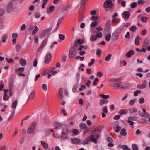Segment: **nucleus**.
<instances>
[{
    "label": "nucleus",
    "instance_id": "11",
    "mask_svg": "<svg viewBox=\"0 0 150 150\" xmlns=\"http://www.w3.org/2000/svg\"><path fill=\"white\" fill-rule=\"evenodd\" d=\"M51 58V55L50 53H48L45 57V60L44 62L46 64H48L50 62Z\"/></svg>",
    "mask_w": 150,
    "mask_h": 150
},
{
    "label": "nucleus",
    "instance_id": "33",
    "mask_svg": "<svg viewBox=\"0 0 150 150\" xmlns=\"http://www.w3.org/2000/svg\"><path fill=\"white\" fill-rule=\"evenodd\" d=\"M96 36V35H93L91 36L90 38V40L91 42L97 40Z\"/></svg>",
    "mask_w": 150,
    "mask_h": 150
},
{
    "label": "nucleus",
    "instance_id": "40",
    "mask_svg": "<svg viewBox=\"0 0 150 150\" xmlns=\"http://www.w3.org/2000/svg\"><path fill=\"white\" fill-rule=\"evenodd\" d=\"M102 36L103 34L101 32H97V34L96 35V36L97 38H101L102 37Z\"/></svg>",
    "mask_w": 150,
    "mask_h": 150
},
{
    "label": "nucleus",
    "instance_id": "13",
    "mask_svg": "<svg viewBox=\"0 0 150 150\" xmlns=\"http://www.w3.org/2000/svg\"><path fill=\"white\" fill-rule=\"evenodd\" d=\"M134 54V52L132 50H130L127 52L125 54L126 57H130L132 55H133Z\"/></svg>",
    "mask_w": 150,
    "mask_h": 150
},
{
    "label": "nucleus",
    "instance_id": "63",
    "mask_svg": "<svg viewBox=\"0 0 150 150\" xmlns=\"http://www.w3.org/2000/svg\"><path fill=\"white\" fill-rule=\"evenodd\" d=\"M21 48V47L19 44H17L16 46V50L18 52Z\"/></svg>",
    "mask_w": 150,
    "mask_h": 150
},
{
    "label": "nucleus",
    "instance_id": "8",
    "mask_svg": "<svg viewBox=\"0 0 150 150\" xmlns=\"http://www.w3.org/2000/svg\"><path fill=\"white\" fill-rule=\"evenodd\" d=\"M122 18L125 20H128L130 16V13L128 11H124L122 15Z\"/></svg>",
    "mask_w": 150,
    "mask_h": 150
},
{
    "label": "nucleus",
    "instance_id": "24",
    "mask_svg": "<svg viewBox=\"0 0 150 150\" xmlns=\"http://www.w3.org/2000/svg\"><path fill=\"white\" fill-rule=\"evenodd\" d=\"M123 29V27L121 26L117 28L114 31L120 35Z\"/></svg>",
    "mask_w": 150,
    "mask_h": 150
},
{
    "label": "nucleus",
    "instance_id": "20",
    "mask_svg": "<svg viewBox=\"0 0 150 150\" xmlns=\"http://www.w3.org/2000/svg\"><path fill=\"white\" fill-rule=\"evenodd\" d=\"M142 110L144 113L142 116L143 117H145L146 118L149 117V114L146 112V109H142Z\"/></svg>",
    "mask_w": 150,
    "mask_h": 150
},
{
    "label": "nucleus",
    "instance_id": "12",
    "mask_svg": "<svg viewBox=\"0 0 150 150\" xmlns=\"http://www.w3.org/2000/svg\"><path fill=\"white\" fill-rule=\"evenodd\" d=\"M147 85V81L146 80L144 81L142 85H139L137 86V88H138L142 89L146 88Z\"/></svg>",
    "mask_w": 150,
    "mask_h": 150
},
{
    "label": "nucleus",
    "instance_id": "29",
    "mask_svg": "<svg viewBox=\"0 0 150 150\" xmlns=\"http://www.w3.org/2000/svg\"><path fill=\"white\" fill-rule=\"evenodd\" d=\"M129 111L130 113L132 114L137 112V110L136 108H133L129 109Z\"/></svg>",
    "mask_w": 150,
    "mask_h": 150
},
{
    "label": "nucleus",
    "instance_id": "37",
    "mask_svg": "<svg viewBox=\"0 0 150 150\" xmlns=\"http://www.w3.org/2000/svg\"><path fill=\"white\" fill-rule=\"evenodd\" d=\"M111 38V35L110 33L106 35L105 39L106 41H109L110 40Z\"/></svg>",
    "mask_w": 150,
    "mask_h": 150
},
{
    "label": "nucleus",
    "instance_id": "45",
    "mask_svg": "<svg viewBox=\"0 0 150 150\" xmlns=\"http://www.w3.org/2000/svg\"><path fill=\"white\" fill-rule=\"evenodd\" d=\"M129 30L132 32H135L137 29V27L134 25L132 26L129 28Z\"/></svg>",
    "mask_w": 150,
    "mask_h": 150
},
{
    "label": "nucleus",
    "instance_id": "19",
    "mask_svg": "<svg viewBox=\"0 0 150 150\" xmlns=\"http://www.w3.org/2000/svg\"><path fill=\"white\" fill-rule=\"evenodd\" d=\"M20 64L22 66H24L25 65L26 63V60L23 58H21L19 60Z\"/></svg>",
    "mask_w": 150,
    "mask_h": 150
},
{
    "label": "nucleus",
    "instance_id": "7",
    "mask_svg": "<svg viewBox=\"0 0 150 150\" xmlns=\"http://www.w3.org/2000/svg\"><path fill=\"white\" fill-rule=\"evenodd\" d=\"M119 35V34L114 31L112 35V42H115L117 41L118 40Z\"/></svg>",
    "mask_w": 150,
    "mask_h": 150
},
{
    "label": "nucleus",
    "instance_id": "36",
    "mask_svg": "<svg viewBox=\"0 0 150 150\" xmlns=\"http://www.w3.org/2000/svg\"><path fill=\"white\" fill-rule=\"evenodd\" d=\"M99 22L97 21H94L92 22L90 25V26L91 27H94L97 25L99 23Z\"/></svg>",
    "mask_w": 150,
    "mask_h": 150
},
{
    "label": "nucleus",
    "instance_id": "34",
    "mask_svg": "<svg viewBox=\"0 0 150 150\" xmlns=\"http://www.w3.org/2000/svg\"><path fill=\"white\" fill-rule=\"evenodd\" d=\"M8 37V35L6 34H4L2 37V41L3 42L5 43L6 42V39Z\"/></svg>",
    "mask_w": 150,
    "mask_h": 150
},
{
    "label": "nucleus",
    "instance_id": "50",
    "mask_svg": "<svg viewBox=\"0 0 150 150\" xmlns=\"http://www.w3.org/2000/svg\"><path fill=\"white\" fill-rule=\"evenodd\" d=\"M136 100L135 99H133L130 100L129 102V104L130 105H133L135 103Z\"/></svg>",
    "mask_w": 150,
    "mask_h": 150
},
{
    "label": "nucleus",
    "instance_id": "17",
    "mask_svg": "<svg viewBox=\"0 0 150 150\" xmlns=\"http://www.w3.org/2000/svg\"><path fill=\"white\" fill-rule=\"evenodd\" d=\"M54 9L55 7L53 5L51 6L47 10V13L48 14H50L54 11Z\"/></svg>",
    "mask_w": 150,
    "mask_h": 150
},
{
    "label": "nucleus",
    "instance_id": "31",
    "mask_svg": "<svg viewBox=\"0 0 150 150\" xmlns=\"http://www.w3.org/2000/svg\"><path fill=\"white\" fill-rule=\"evenodd\" d=\"M79 127L81 129H85L86 128L87 126L85 123H81L80 124Z\"/></svg>",
    "mask_w": 150,
    "mask_h": 150
},
{
    "label": "nucleus",
    "instance_id": "49",
    "mask_svg": "<svg viewBox=\"0 0 150 150\" xmlns=\"http://www.w3.org/2000/svg\"><path fill=\"white\" fill-rule=\"evenodd\" d=\"M35 96V94L33 91H32L30 94L29 95V98H30L33 99L34 98Z\"/></svg>",
    "mask_w": 150,
    "mask_h": 150
},
{
    "label": "nucleus",
    "instance_id": "2",
    "mask_svg": "<svg viewBox=\"0 0 150 150\" xmlns=\"http://www.w3.org/2000/svg\"><path fill=\"white\" fill-rule=\"evenodd\" d=\"M68 133V130L67 128L63 129L61 135L62 139L64 140L67 139V136Z\"/></svg>",
    "mask_w": 150,
    "mask_h": 150
},
{
    "label": "nucleus",
    "instance_id": "54",
    "mask_svg": "<svg viewBox=\"0 0 150 150\" xmlns=\"http://www.w3.org/2000/svg\"><path fill=\"white\" fill-rule=\"evenodd\" d=\"M59 36L60 39L62 40H64L65 38L64 35L63 34H60Z\"/></svg>",
    "mask_w": 150,
    "mask_h": 150
},
{
    "label": "nucleus",
    "instance_id": "14",
    "mask_svg": "<svg viewBox=\"0 0 150 150\" xmlns=\"http://www.w3.org/2000/svg\"><path fill=\"white\" fill-rule=\"evenodd\" d=\"M71 142L73 144H78L80 142V140L76 138H71Z\"/></svg>",
    "mask_w": 150,
    "mask_h": 150
},
{
    "label": "nucleus",
    "instance_id": "22",
    "mask_svg": "<svg viewBox=\"0 0 150 150\" xmlns=\"http://www.w3.org/2000/svg\"><path fill=\"white\" fill-rule=\"evenodd\" d=\"M89 138H90V141L95 143H97V140L94 137V136L93 135H91L89 136Z\"/></svg>",
    "mask_w": 150,
    "mask_h": 150
},
{
    "label": "nucleus",
    "instance_id": "18",
    "mask_svg": "<svg viewBox=\"0 0 150 150\" xmlns=\"http://www.w3.org/2000/svg\"><path fill=\"white\" fill-rule=\"evenodd\" d=\"M63 88H61L59 89V91L58 96L61 99H62L63 96Z\"/></svg>",
    "mask_w": 150,
    "mask_h": 150
},
{
    "label": "nucleus",
    "instance_id": "59",
    "mask_svg": "<svg viewBox=\"0 0 150 150\" xmlns=\"http://www.w3.org/2000/svg\"><path fill=\"white\" fill-rule=\"evenodd\" d=\"M0 83L1 84H0V91L2 90L3 89L4 87V84L3 83V81H1Z\"/></svg>",
    "mask_w": 150,
    "mask_h": 150
},
{
    "label": "nucleus",
    "instance_id": "43",
    "mask_svg": "<svg viewBox=\"0 0 150 150\" xmlns=\"http://www.w3.org/2000/svg\"><path fill=\"white\" fill-rule=\"evenodd\" d=\"M90 141L89 136L86 138L84 140L83 144H85L88 143Z\"/></svg>",
    "mask_w": 150,
    "mask_h": 150
},
{
    "label": "nucleus",
    "instance_id": "44",
    "mask_svg": "<svg viewBox=\"0 0 150 150\" xmlns=\"http://www.w3.org/2000/svg\"><path fill=\"white\" fill-rule=\"evenodd\" d=\"M15 110H14L12 112L11 115L9 117L8 120L9 121H10L14 117V115H15Z\"/></svg>",
    "mask_w": 150,
    "mask_h": 150
},
{
    "label": "nucleus",
    "instance_id": "9",
    "mask_svg": "<svg viewBox=\"0 0 150 150\" xmlns=\"http://www.w3.org/2000/svg\"><path fill=\"white\" fill-rule=\"evenodd\" d=\"M112 2L111 0H106L104 2L103 6L105 8L110 7L112 6Z\"/></svg>",
    "mask_w": 150,
    "mask_h": 150
},
{
    "label": "nucleus",
    "instance_id": "16",
    "mask_svg": "<svg viewBox=\"0 0 150 150\" xmlns=\"http://www.w3.org/2000/svg\"><path fill=\"white\" fill-rule=\"evenodd\" d=\"M41 144L43 148L45 149H47L48 148V145L45 141H41Z\"/></svg>",
    "mask_w": 150,
    "mask_h": 150
},
{
    "label": "nucleus",
    "instance_id": "55",
    "mask_svg": "<svg viewBox=\"0 0 150 150\" xmlns=\"http://www.w3.org/2000/svg\"><path fill=\"white\" fill-rule=\"evenodd\" d=\"M144 102V99L143 98L141 97L139 100V102L140 104H142Z\"/></svg>",
    "mask_w": 150,
    "mask_h": 150
},
{
    "label": "nucleus",
    "instance_id": "42",
    "mask_svg": "<svg viewBox=\"0 0 150 150\" xmlns=\"http://www.w3.org/2000/svg\"><path fill=\"white\" fill-rule=\"evenodd\" d=\"M132 147L133 150H138V148L137 145L133 144L132 145Z\"/></svg>",
    "mask_w": 150,
    "mask_h": 150
},
{
    "label": "nucleus",
    "instance_id": "28",
    "mask_svg": "<svg viewBox=\"0 0 150 150\" xmlns=\"http://www.w3.org/2000/svg\"><path fill=\"white\" fill-rule=\"evenodd\" d=\"M43 121L44 124H47L50 122L49 119L48 117L47 116H45L43 119Z\"/></svg>",
    "mask_w": 150,
    "mask_h": 150
},
{
    "label": "nucleus",
    "instance_id": "23",
    "mask_svg": "<svg viewBox=\"0 0 150 150\" xmlns=\"http://www.w3.org/2000/svg\"><path fill=\"white\" fill-rule=\"evenodd\" d=\"M128 112V110L126 109H122L120 110L118 113L120 115L126 114Z\"/></svg>",
    "mask_w": 150,
    "mask_h": 150
},
{
    "label": "nucleus",
    "instance_id": "39",
    "mask_svg": "<svg viewBox=\"0 0 150 150\" xmlns=\"http://www.w3.org/2000/svg\"><path fill=\"white\" fill-rule=\"evenodd\" d=\"M137 5V3L136 2H133L130 4V7L133 8H135Z\"/></svg>",
    "mask_w": 150,
    "mask_h": 150
},
{
    "label": "nucleus",
    "instance_id": "52",
    "mask_svg": "<svg viewBox=\"0 0 150 150\" xmlns=\"http://www.w3.org/2000/svg\"><path fill=\"white\" fill-rule=\"evenodd\" d=\"M87 47L88 46L86 45H81V46L80 47L78 48V50L80 51H81L83 48L86 49Z\"/></svg>",
    "mask_w": 150,
    "mask_h": 150
},
{
    "label": "nucleus",
    "instance_id": "27",
    "mask_svg": "<svg viewBox=\"0 0 150 150\" xmlns=\"http://www.w3.org/2000/svg\"><path fill=\"white\" fill-rule=\"evenodd\" d=\"M126 130L125 129H122L120 132V134L124 136H125L127 135V133L126 132Z\"/></svg>",
    "mask_w": 150,
    "mask_h": 150
},
{
    "label": "nucleus",
    "instance_id": "47",
    "mask_svg": "<svg viewBox=\"0 0 150 150\" xmlns=\"http://www.w3.org/2000/svg\"><path fill=\"white\" fill-rule=\"evenodd\" d=\"M5 10L4 9L0 8V17L3 16L5 13Z\"/></svg>",
    "mask_w": 150,
    "mask_h": 150
},
{
    "label": "nucleus",
    "instance_id": "51",
    "mask_svg": "<svg viewBox=\"0 0 150 150\" xmlns=\"http://www.w3.org/2000/svg\"><path fill=\"white\" fill-rule=\"evenodd\" d=\"M141 93V91L140 90H138L135 91L134 93V96H137L139 94Z\"/></svg>",
    "mask_w": 150,
    "mask_h": 150
},
{
    "label": "nucleus",
    "instance_id": "46",
    "mask_svg": "<svg viewBox=\"0 0 150 150\" xmlns=\"http://www.w3.org/2000/svg\"><path fill=\"white\" fill-rule=\"evenodd\" d=\"M111 56V54H108L105 58V60L106 61H109L110 59Z\"/></svg>",
    "mask_w": 150,
    "mask_h": 150
},
{
    "label": "nucleus",
    "instance_id": "26",
    "mask_svg": "<svg viewBox=\"0 0 150 150\" xmlns=\"http://www.w3.org/2000/svg\"><path fill=\"white\" fill-rule=\"evenodd\" d=\"M34 27V29L32 32V34L33 35H35L39 30V28L37 26L35 25Z\"/></svg>",
    "mask_w": 150,
    "mask_h": 150
},
{
    "label": "nucleus",
    "instance_id": "58",
    "mask_svg": "<svg viewBox=\"0 0 150 150\" xmlns=\"http://www.w3.org/2000/svg\"><path fill=\"white\" fill-rule=\"evenodd\" d=\"M128 119L129 120H130L131 121H135L137 120V117H129L128 118Z\"/></svg>",
    "mask_w": 150,
    "mask_h": 150
},
{
    "label": "nucleus",
    "instance_id": "6",
    "mask_svg": "<svg viewBox=\"0 0 150 150\" xmlns=\"http://www.w3.org/2000/svg\"><path fill=\"white\" fill-rule=\"evenodd\" d=\"M13 2L11 1L9 2L6 6V9L8 12L9 13L11 12L13 7Z\"/></svg>",
    "mask_w": 150,
    "mask_h": 150
},
{
    "label": "nucleus",
    "instance_id": "41",
    "mask_svg": "<svg viewBox=\"0 0 150 150\" xmlns=\"http://www.w3.org/2000/svg\"><path fill=\"white\" fill-rule=\"evenodd\" d=\"M53 130L51 129H49L46 130L45 132V134L46 135L48 136L50 134L51 132H53Z\"/></svg>",
    "mask_w": 150,
    "mask_h": 150
},
{
    "label": "nucleus",
    "instance_id": "4",
    "mask_svg": "<svg viewBox=\"0 0 150 150\" xmlns=\"http://www.w3.org/2000/svg\"><path fill=\"white\" fill-rule=\"evenodd\" d=\"M52 28H48L42 31L40 36V38L41 39L43 38L46 35H47L50 33L52 29Z\"/></svg>",
    "mask_w": 150,
    "mask_h": 150
},
{
    "label": "nucleus",
    "instance_id": "35",
    "mask_svg": "<svg viewBox=\"0 0 150 150\" xmlns=\"http://www.w3.org/2000/svg\"><path fill=\"white\" fill-rule=\"evenodd\" d=\"M108 102L107 100H104V99H102L100 101V105H101L104 104H106Z\"/></svg>",
    "mask_w": 150,
    "mask_h": 150
},
{
    "label": "nucleus",
    "instance_id": "56",
    "mask_svg": "<svg viewBox=\"0 0 150 150\" xmlns=\"http://www.w3.org/2000/svg\"><path fill=\"white\" fill-rule=\"evenodd\" d=\"M148 19V18L145 17H143L141 19V21L143 23L146 22L147 20Z\"/></svg>",
    "mask_w": 150,
    "mask_h": 150
},
{
    "label": "nucleus",
    "instance_id": "64",
    "mask_svg": "<svg viewBox=\"0 0 150 150\" xmlns=\"http://www.w3.org/2000/svg\"><path fill=\"white\" fill-rule=\"evenodd\" d=\"M42 90L46 91L47 90V86L46 84H43L42 85Z\"/></svg>",
    "mask_w": 150,
    "mask_h": 150
},
{
    "label": "nucleus",
    "instance_id": "32",
    "mask_svg": "<svg viewBox=\"0 0 150 150\" xmlns=\"http://www.w3.org/2000/svg\"><path fill=\"white\" fill-rule=\"evenodd\" d=\"M135 43L136 45H138L139 44V36H137L135 40Z\"/></svg>",
    "mask_w": 150,
    "mask_h": 150
},
{
    "label": "nucleus",
    "instance_id": "61",
    "mask_svg": "<svg viewBox=\"0 0 150 150\" xmlns=\"http://www.w3.org/2000/svg\"><path fill=\"white\" fill-rule=\"evenodd\" d=\"M87 0H81L80 1L81 5V6H85L86 4V2Z\"/></svg>",
    "mask_w": 150,
    "mask_h": 150
},
{
    "label": "nucleus",
    "instance_id": "21",
    "mask_svg": "<svg viewBox=\"0 0 150 150\" xmlns=\"http://www.w3.org/2000/svg\"><path fill=\"white\" fill-rule=\"evenodd\" d=\"M9 85V95L10 96H11L12 94V81H10Z\"/></svg>",
    "mask_w": 150,
    "mask_h": 150
},
{
    "label": "nucleus",
    "instance_id": "57",
    "mask_svg": "<svg viewBox=\"0 0 150 150\" xmlns=\"http://www.w3.org/2000/svg\"><path fill=\"white\" fill-rule=\"evenodd\" d=\"M128 96V94L127 93H125L124 96L122 98V100L124 101L127 98Z\"/></svg>",
    "mask_w": 150,
    "mask_h": 150
},
{
    "label": "nucleus",
    "instance_id": "3",
    "mask_svg": "<svg viewBox=\"0 0 150 150\" xmlns=\"http://www.w3.org/2000/svg\"><path fill=\"white\" fill-rule=\"evenodd\" d=\"M77 50L74 47H72L69 50V57L70 58L74 57L76 54Z\"/></svg>",
    "mask_w": 150,
    "mask_h": 150
},
{
    "label": "nucleus",
    "instance_id": "30",
    "mask_svg": "<svg viewBox=\"0 0 150 150\" xmlns=\"http://www.w3.org/2000/svg\"><path fill=\"white\" fill-rule=\"evenodd\" d=\"M18 101L16 100L13 102L12 104L11 107L13 109H15L17 106V104Z\"/></svg>",
    "mask_w": 150,
    "mask_h": 150
},
{
    "label": "nucleus",
    "instance_id": "62",
    "mask_svg": "<svg viewBox=\"0 0 150 150\" xmlns=\"http://www.w3.org/2000/svg\"><path fill=\"white\" fill-rule=\"evenodd\" d=\"M9 98V96L7 95V94L6 93L4 94V96L3 97V100L5 101L7 100Z\"/></svg>",
    "mask_w": 150,
    "mask_h": 150
},
{
    "label": "nucleus",
    "instance_id": "48",
    "mask_svg": "<svg viewBox=\"0 0 150 150\" xmlns=\"http://www.w3.org/2000/svg\"><path fill=\"white\" fill-rule=\"evenodd\" d=\"M102 111L103 112L107 113L108 112V110L106 106L103 107L102 108Z\"/></svg>",
    "mask_w": 150,
    "mask_h": 150
},
{
    "label": "nucleus",
    "instance_id": "5",
    "mask_svg": "<svg viewBox=\"0 0 150 150\" xmlns=\"http://www.w3.org/2000/svg\"><path fill=\"white\" fill-rule=\"evenodd\" d=\"M111 86L114 87H116V89H125L127 88L126 87L121 85L120 83H113L112 84V85H111Z\"/></svg>",
    "mask_w": 150,
    "mask_h": 150
},
{
    "label": "nucleus",
    "instance_id": "53",
    "mask_svg": "<svg viewBox=\"0 0 150 150\" xmlns=\"http://www.w3.org/2000/svg\"><path fill=\"white\" fill-rule=\"evenodd\" d=\"M72 132L75 135H77L79 134L78 130L77 129H74L72 130Z\"/></svg>",
    "mask_w": 150,
    "mask_h": 150
},
{
    "label": "nucleus",
    "instance_id": "15",
    "mask_svg": "<svg viewBox=\"0 0 150 150\" xmlns=\"http://www.w3.org/2000/svg\"><path fill=\"white\" fill-rule=\"evenodd\" d=\"M47 40L45 39L43 41L42 44L40 45V47L38 51H39L40 50H41L45 46V45L47 43Z\"/></svg>",
    "mask_w": 150,
    "mask_h": 150
},
{
    "label": "nucleus",
    "instance_id": "25",
    "mask_svg": "<svg viewBox=\"0 0 150 150\" xmlns=\"http://www.w3.org/2000/svg\"><path fill=\"white\" fill-rule=\"evenodd\" d=\"M63 124L59 122H55L53 124V127L55 129H57L58 127L62 126Z\"/></svg>",
    "mask_w": 150,
    "mask_h": 150
},
{
    "label": "nucleus",
    "instance_id": "60",
    "mask_svg": "<svg viewBox=\"0 0 150 150\" xmlns=\"http://www.w3.org/2000/svg\"><path fill=\"white\" fill-rule=\"evenodd\" d=\"M38 61L37 59H35L33 62V65L34 67H36L37 66Z\"/></svg>",
    "mask_w": 150,
    "mask_h": 150
},
{
    "label": "nucleus",
    "instance_id": "10",
    "mask_svg": "<svg viewBox=\"0 0 150 150\" xmlns=\"http://www.w3.org/2000/svg\"><path fill=\"white\" fill-rule=\"evenodd\" d=\"M85 6H81H81L79 10V18H82V13L84 12L85 10Z\"/></svg>",
    "mask_w": 150,
    "mask_h": 150
},
{
    "label": "nucleus",
    "instance_id": "38",
    "mask_svg": "<svg viewBox=\"0 0 150 150\" xmlns=\"http://www.w3.org/2000/svg\"><path fill=\"white\" fill-rule=\"evenodd\" d=\"M78 83L75 84L73 86L72 88V91L73 93H75L76 92V90L78 88Z\"/></svg>",
    "mask_w": 150,
    "mask_h": 150
},
{
    "label": "nucleus",
    "instance_id": "1",
    "mask_svg": "<svg viewBox=\"0 0 150 150\" xmlns=\"http://www.w3.org/2000/svg\"><path fill=\"white\" fill-rule=\"evenodd\" d=\"M36 124L35 122H33L28 128L27 132L29 134L32 133L35 131L36 128Z\"/></svg>",
    "mask_w": 150,
    "mask_h": 150
}]
</instances>
